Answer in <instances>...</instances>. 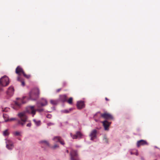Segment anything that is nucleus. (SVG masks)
I'll return each instance as SVG.
<instances>
[{
	"instance_id": "c9c22d12",
	"label": "nucleus",
	"mask_w": 160,
	"mask_h": 160,
	"mask_svg": "<svg viewBox=\"0 0 160 160\" xmlns=\"http://www.w3.org/2000/svg\"><path fill=\"white\" fill-rule=\"evenodd\" d=\"M105 99L107 101H108L109 100L107 98H105Z\"/></svg>"
},
{
	"instance_id": "f3484780",
	"label": "nucleus",
	"mask_w": 160,
	"mask_h": 160,
	"mask_svg": "<svg viewBox=\"0 0 160 160\" xmlns=\"http://www.w3.org/2000/svg\"><path fill=\"white\" fill-rule=\"evenodd\" d=\"M77 106L78 109H82L84 107V102L82 101L78 102H77Z\"/></svg>"
},
{
	"instance_id": "ddd939ff",
	"label": "nucleus",
	"mask_w": 160,
	"mask_h": 160,
	"mask_svg": "<svg viewBox=\"0 0 160 160\" xmlns=\"http://www.w3.org/2000/svg\"><path fill=\"white\" fill-rule=\"evenodd\" d=\"M97 132V131L95 129L91 131L89 135L91 140H93L96 138Z\"/></svg>"
},
{
	"instance_id": "f704fd0d",
	"label": "nucleus",
	"mask_w": 160,
	"mask_h": 160,
	"mask_svg": "<svg viewBox=\"0 0 160 160\" xmlns=\"http://www.w3.org/2000/svg\"><path fill=\"white\" fill-rule=\"evenodd\" d=\"M61 89H58L57 90V92H59L60 90Z\"/></svg>"
},
{
	"instance_id": "423d86ee",
	"label": "nucleus",
	"mask_w": 160,
	"mask_h": 160,
	"mask_svg": "<svg viewBox=\"0 0 160 160\" xmlns=\"http://www.w3.org/2000/svg\"><path fill=\"white\" fill-rule=\"evenodd\" d=\"M24 103V102L22 100L19 99L18 101L15 102L13 106V108L14 109L17 110L20 107L21 104Z\"/></svg>"
},
{
	"instance_id": "9d476101",
	"label": "nucleus",
	"mask_w": 160,
	"mask_h": 160,
	"mask_svg": "<svg viewBox=\"0 0 160 160\" xmlns=\"http://www.w3.org/2000/svg\"><path fill=\"white\" fill-rule=\"evenodd\" d=\"M14 91L13 87L12 86H10L8 88L7 91V95L9 97L12 96L14 93Z\"/></svg>"
},
{
	"instance_id": "f257e3e1",
	"label": "nucleus",
	"mask_w": 160,
	"mask_h": 160,
	"mask_svg": "<svg viewBox=\"0 0 160 160\" xmlns=\"http://www.w3.org/2000/svg\"><path fill=\"white\" fill-rule=\"evenodd\" d=\"M39 93V90L38 88L32 89L29 93L30 99L33 100H36L38 98Z\"/></svg>"
},
{
	"instance_id": "412c9836",
	"label": "nucleus",
	"mask_w": 160,
	"mask_h": 160,
	"mask_svg": "<svg viewBox=\"0 0 160 160\" xmlns=\"http://www.w3.org/2000/svg\"><path fill=\"white\" fill-rule=\"evenodd\" d=\"M9 134V132L8 129H6L3 132V135L4 136H7Z\"/></svg>"
},
{
	"instance_id": "b1692460",
	"label": "nucleus",
	"mask_w": 160,
	"mask_h": 160,
	"mask_svg": "<svg viewBox=\"0 0 160 160\" xmlns=\"http://www.w3.org/2000/svg\"><path fill=\"white\" fill-rule=\"evenodd\" d=\"M103 142L106 143H108V139L106 136H104L103 139Z\"/></svg>"
},
{
	"instance_id": "4c0bfd02",
	"label": "nucleus",
	"mask_w": 160,
	"mask_h": 160,
	"mask_svg": "<svg viewBox=\"0 0 160 160\" xmlns=\"http://www.w3.org/2000/svg\"><path fill=\"white\" fill-rule=\"evenodd\" d=\"M18 139H19V140H20V138H18Z\"/></svg>"
},
{
	"instance_id": "dca6fc26",
	"label": "nucleus",
	"mask_w": 160,
	"mask_h": 160,
	"mask_svg": "<svg viewBox=\"0 0 160 160\" xmlns=\"http://www.w3.org/2000/svg\"><path fill=\"white\" fill-rule=\"evenodd\" d=\"M53 140L56 142H60V143L62 145H64V141L61 139L60 137H55L53 138Z\"/></svg>"
},
{
	"instance_id": "9b49d317",
	"label": "nucleus",
	"mask_w": 160,
	"mask_h": 160,
	"mask_svg": "<svg viewBox=\"0 0 160 160\" xmlns=\"http://www.w3.org/2000/svg\"><path fill=\"white\" fill-rule=\"evenodd\" d=\"M70 135L73 139H76L77 138H81L82 136V134L80 132L78 131L75 135H72V133H71Z\"/></svg>"
},
{
	"instance_id": "72a5a7b5",
	"label": "nucleus",
	"mask_w": 160,
	"mask_h": 160,
	"mask_svg": "<svg viewBox=\"0 0 160 160\" xmlns=\"http://www.w3.org/2000/svg\"><path fill=\"white\" fill-rule=\"evenodd\" d=\"M3 90V89L0 86V91H2Z\"/></svg>"
},
{
	"instance_id": "7ed1b4c3",
	"label": "nucleus",
	"mask_w": 160,
	"mask_h": 160,
	"mask_svg": "<svg viewBox=\"0 0 160 160\" xmlns=\"http://www.w3.org/2000/svg\"><path fill=\"white\" fill-rule=\"evenodd\" d=\"M9 83L8 78L6 76H4L0 79V86L1 87H6Z\"/></svg>"
},
{
	"instance_id": "4be33fe9",
	"label": "nucleus",
	"mask_w": 160,
	"mask_h": 160,
	"mask_svg": "<svg viewBox=\"0 0 160 160\" xmlns=\"http://www.w3.org/2000/svg\"><path fill=\"white\" fill-rule=\"evenodd\" d=\"M3 117L4 119L5 120V122L8 121L9 118L8 116V115L6 114H3Z\"/></svg>"
},
{
	"instance_id": "e433bc0d",
	"label": "nucleus",
	"mask_w": 160,
	"mask_h": 160,
	"mask_svg": "<svg viewBox=\"0 0 160 160\" xmlns=\"http://www.w3.org/2000/svg\"><path fill=\"white\" fill-rule=\"evenodd\" d=\"M66 152H67L68 153L69 152V151H68V150H67L66 151Z\"/></svg>"
},
{
	"instance_id": "aec40b11",
	"label": "nucleus",
	"mask_w": 160,
	"mask_h": 160,
	"mask_svg": "<svg viewBox=\"0 0 160 160\" xmlns=\"http://www.w3.org/2000/svg\"><path fill=\"white\" fill-rule=\"evenodd\" d=\"M40 142L41 143L43 144V145H46L47 146H49V144L48 142L46 140H42Z\"/></svg>"
},
{
	"instance_id": "c85d7f7f",
	"label": "nucleus",
	"mask_w": 160,
	"mask_h": 160,
	"mask_svg": "<svg viewBox=\"0 0 160 160\" xmlns=\"http://www.w3.org/2000/svg\"><path fill=\"white\" fill-rule=\"evenodd\" d=\"M9 109L8 108H2V112H8Z\"/></svg>"
},
{
	"instance_id": "a878e982",
	"label": "nucleus",
	"mask_w": 160,
	"mask_h": 160,
	"mask_svg": "<svg viewBox=\"0 0 160 160\" xmlns=\"http://www.w3.org/2000/svg\"><path fill=\"white\" fill-rule=\"evenodd\" d=\"M50 103L52 105H56L58 103V101L57 100H51L50 101Z\"/></svg>"
},
{
	"instance_id": "2eb2a0df",
	"label": "nucleus",
	"mask_w": 160,
	"mask_h": 160,
	"mask_svg": "<svg viewBox=\"0 0 160 160\" xmlns=\"http://www.w3.org/2000/svg\"><path fill=\"white\" fill-rule=\"evenodd\" d=\"M104 128L105 130H108V127L111 124V123L107 121V120H105L102 122Z\"/></svg>"
},
{
	"instance_id": "7c9ffc66",
	"label": "nucleus",
	"mask_w": 160,
	"mask_h": 160,
	"mask_svg": "<svg viewBox=\"0 0 160 160\" xmlns=\"http://www.w3.org/2000/svg\"><path fill=\"white\" fill-rule=\"evenodd\" d=\"M16 119V118H10V119L8 118V121H11L13 120H14Z\"/></svg>"
},
{
	"instance_id": "f8f14e48",
	"label": "nucleus",
	"mask_w": 160,
	"mask_h": 160,
	"mask_svg": "<svg viewBox=\"0 0 160 160\" xmlns=\"http://www.w3.org/2000/svg\"><path fill=\"white\" fill-rule=\"evenodd\" d=\"M6 147L9 150H11L13 147V143L12 141L9 140H6Z\"/></svg>"
},
{
	"instance_id": "a211bd4d",
	"label": "nucleus",
	"mask_w": 160,
	"mask_h": 160,
	"mask_svg": "<svg viewBox=\"0 0 160 160\" xmlns=\"http://www.w3.org/2000/svg\"><path fill=\"white\" fill-rule=\"evenodd\" d=\"M60 100L62 102H65L67 101V96L65 95H60Z\"/></svg>"
},
{
	"instance_id": "cd10ccee",
	"label": "nucleus",
	"mask_w": 160,
	"mask_h": 160,
	"mask_svg": "<svg viewBox=\"0 0 160 160\" xmlns=\"http://www.w3.org/2000/svg\"><path fill=\"white\" fill-rule=\"evenodd\" d=\"M67 102L69 104H72V98L71 97L67 101Z\"/></svg>"
},
{
	"instance_id": "6e6552de",
	"label": "nucleus",
	"mask_w": 160,
	"mask_h": 160,
	"mask_svg": "<svg viewBox=\"0 0 160 160\" xmlns=\"http://www.w3.org/2000/svg\"><path fill=\"white\" fill-rule=\"evenodd\" d=\"M38 111L39 112H42L43 111V110L42 109H38L36 110L34 109V106H31L30 107V110L29 111V112L32 114V117L35 114L36 111Z\"/></svg>"
},
{
	"instance_id": "1a4fd4ad",
	"label": "nucleus",
	"mask_w": 160,
	"mask_h": 160,
	"mask_svg": "<svg viewBox=\"0 0 160 160\" xmlns=\"http://www.w3.org/2000/svg\"><path fill=\"white\" fill-rule=\"evenodd\" d=\"M101 116L102 118L106 119H113L112 116L110 114L105 112L101 114Z\"/></svg>"
},
{
	"instance_id": "2f4dec72",
	"label": "nucleus",
	"mask_w": 160,
	"mask_h": 160,
	"mask_svg": "<svg viewBox=\"0 0 160 160\" xmlns=\"http://www.w3.org/2000/svg\"><path fill=\"white\" fill-rule=\"evenodd\" d=\"M31 125V123H29L27 124V126L28 127H30Z\"/></svg>"
},
{
	"instance_id": "39448f33",
	"label": "nucleus",
	"mask_w": 160,
	"mask_h": 160,
	"mask_svg": "<svg viewBox=\"0 0 160 160\" xmlns=\"http://www.w3.org/2000/svg\"><path fill=\"white\" fill-rule=\"evenodd\" d=\"M70 155L71 160H79L78 153L76 151L72 150L70 152Z\"/></svg>"
},
{
	"instance_id": "0eeeda50",
	"label": "nucleus",
	"mask_w": 160,
	"mask_h": 160,
	"mask_svg": "<svg viewBox=\"0 0 160 160\" xmlns=\"http://www.w3.org/2000/svg\"><path fill=\"white\" fill-rule=\"evenodd\" d=\"M48 102L46 99L42 98L41 101L38 102L37 103V107L39 108L41 106L43 107L47 105Z\"/></svg>"
},
{
	"instance_id": "f03ea898",
	"label": "nucleus",
	"mask_w": 160,
	"mask_h": 160,
	"mask_svg": "<svg viewBox=\"0 0 160 160\" xmlns=\"http://www.w3.org/2000/svg\"><path fill=\"white\" fill-rule=\"evenodd\" d=\"M18 116L21 119V121H18V123L23 126L24 125L25 122L27 119L26 113L25 112H22L18 113Z\"/></svg>"
},
{
	"instance_id": "4468645a",
	"label": "nucleus",
	"mask_w": 160,
	"mask_h": 160,
	"mask_svg": "<svg viewBox=\"0 0 160 160\" xmlns=\"http://www.w3.org/2000/svg\"><path fill=\"white\" fill-rule=\"evenodd\" d=\"M148 145V143L147 142L143 140H141L138 141L137 143V145L138 147H139L141 145Z\"/></svg>"
},
{
	"instance_id": "c756f323",
	"label": "nucleus",
	"mask_w": 160,
	"mask_h": 160,
	"mask_svg": "<svg viewBox=\"0 0 160 160\" xmlns=\"http://www.w3.org/2000/svg\"><path fill=\"white\" fill-rule=\"evenodd\" d=\"M58 146L55 144L51 148L53 149H55L57 148H58Z\"/></svg>"
},
{
	"instance_id": "5701e85b",
	"label": "nucleus",
	"mask_w": 160,
	"mask_h": 160,
	"mask_svg": "<svg viewBox=\"0 0 160 160\" xmlns=\"http://www.w3.org/2000/svg\"><path fill=\"white\" fill-rule=\"evenodd\" d=\"M33 121L34 122L36 125L39 126L40 125L41 122L40 121H37L35 119H33Z\"/></svg>"
},
{
	"instance_id": "473e14b6",
	"label": "nucleus",
	"mask_w": 160,
	"mask_h": 160,
	"mask_svg": "<svg viewBox=\"0 0 160 160\" xmlns=\"http://www.w3.org/2000/svg\"><path fill=\"white\" fill-rule=\"evenodd\" d=\"M47 118H51V115H49V114H48V115L47 116Z\"/></svg>"
},
{
	"instance_id": "6ab92c4d",
	"label": "nucleus",
	"mask_w": 160,
	"mask_h": 160,
	"mask_svg": "<svg viewBox=\"0 0 160 160\" xmlns=\"http://www.w3.org/2000/svg\"><path fill=\"white\" fill-rule=\"evenodd\" d=\"M17 81H19L21 82L22 85V86L25 85V82L24 81L22 80V78L20 77V76H18L17 78Z\"/></svg>"
},
{
	"instance_id": "393cba45",
	"label": "nucleus",
	"mask_w": 160,
	"mask_h": 160,
	"mask_svg": "<svg viewBox=\"0 0 160 160\" xmlns=\"http://www.w3.org/2000/svg\"><path fill=\"white\" fill-rule=\"evenodd\" d=\"M72 109H73V108H70L69 110H62V112L63 113H69L70 112V111L72 110Z\"/></svg>"
},
{
	"instance_id": "20e7f679",
	"label": "nucleus",
	"mask_w": 160,
	"mask_h": 160,
	"mask_svg": "<svg viewBox=\"0 0 160 160\" xmlns=\"http://www.w3.org/2000/svg\"><path fill=\"white\" fill-rule=\"evenodd\" d=\"M16 73L18 74L19 76L22 74H23L25 78H29L30 77V75H26L24 72L23 69L20 67L18 66L16 69Z\"/></svg>"
},
{
	"instance_id": "bb28decb",
	"label": "nucleus",
	"mask_w": 160,
	"mask_h": 160,
	"mask_svg": "<svg viewBox=\"0 0 160 160\" xmlns=\"http://www.w3.org/2000/svg\"><path fill=\"white\" fill-rule=\"evenodd\" d=\"M13 134L15 136H20L21 132L18 131H16L13 132Z\"/></svg>"
}]
</instances>
